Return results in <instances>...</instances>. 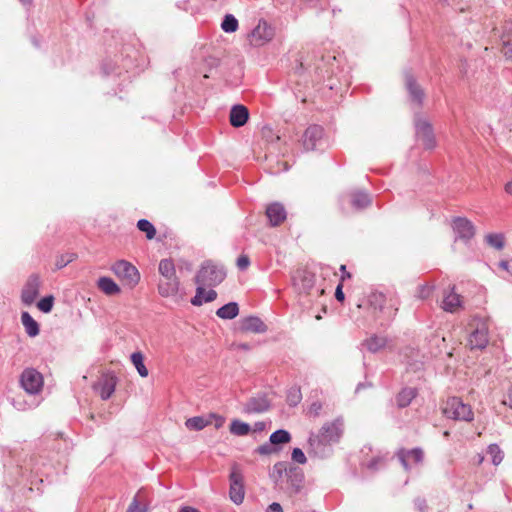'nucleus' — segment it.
Returning <instances> with one entry per match:
<instances>
[{"instance_id":"1","label":"nucleus","mask_w":512,"mask_h":512,"mask_svg":"<svg viewBox=\"0 0 512 512\" xmlns=\"http://www.w3.org/2000/svg\"><path fill=\"white\" fill-rule=\"evenodd\" d=\"M341 434V421L336 420L334 422L326 423L322 426L319 433L310 435L309 445L316 454L325 456L327 447L332 443L338 442Z\"/></svg>"},{"instance_id":"2","label":"nucleus","mask_w":512,"mask_h":512,"mask_svg":"<svg viewBox=\"0 0 512 512\" xmlns=\"http://www.w3.org/2000/svg\"><path fill=\"white\" fill-rule=\"evenodd\" d=\"M226 277V271L212 261H205L195 276L197 285L214 287L220 284Z\"/></svg>"},{"instance_id":"3","label":"nucleus","mask_w":512,"mask_h":512,"mask_svg":"<svg viewBox=\"0 0 512 512\" xmlns=\"http://www.w3.org/2000/svg\"><path fill=\"white\" fill-rule=\"evenodd\" d=\"M443 414L447 418L454 420L468 422L473 420V411L471 407L463 403L458 397H451L446 401L443 407Z\"/></svg>"},{"instance_id":"4","label":"nucleus","mask_w":512,"mask_h":512,"mask_svg":"<svg viewBox=\"0 0 512 512\" xmlns=\"http://www.w3.org/2000/svg\"><path fill=\"white\" fill-rule=\"evenodd\" d=\"M112 271L130 287H134L140 280V275L136 267L125 260L117 261L113 265Z\"/></svg>"},{"instance_id":"5","label":"nucleus","mask_w":512,"mask_h":512,"mask_svg":"<svg viewBox=\"0 0 512 512\" xmlns=\"http://www.w3.org/2000/svg\"><path fill=\"white\" fill-rule=\"evenodd\" d=\"M20 384L27 393L35 395L42 390L43 377L37 370L27 368L21 374Z\"/></svg>"},{"instance_id":"6","label":"nucleus","mask_w":512,"mask_h":512,"mask_svg":"<svg viewBox=\"0 0 512 512\" xmlns=\"http://www.w3.org/2000/svg\"><path fill=\"white\" fill-rule=\"evenodd\" d=\"M230 479V489H229V497L233 503L239 505L244 500V485H243V475L239 471L236 465L233 466L232 471L229 476Z\"/></svg>"},{"instance_id":"7","label":"nucleus","mask_w":512,"mask_h":512,"mask_svg":"<svg viewBox=\"0 0 512 512\" xmlns=\"http://www.w3.org/2000/svg\"><path fill=\"white\" fill-rule=\"evenodd\" d=\"M415 129L417 138L427 149H432L436 145L432 125L421 117L415 118Z\"/></svg>"},{"instance_id":"8","label":"nucleus","mask_w":512,"mask_h":512,"mask_svg":"<svg viewBox=\"0 0 512 512\" xmlns=\"http://www.w3.org/2000/svg\"><path fill=\"white\" fill-rule=\"evenodd\" d=\"M452 228L456 234V240L460 239L468 243L475 235L473 223L464 217H456L452 220Z\"/></svg>"},{"instance_id":"9","label":"nucleus","mask_w":512,"mask_h":512,"mask_svg":"<svg viewBox=\"0 0 512 512\" xmlns=\"http://www.w3.org/2000/svg\"><path fill=\"white\" fill-rule=\"evenodd\" d=\"M293 285L300 294L310 295L315 285V275L307 270H297L293 276Z\"/></svg>"},{"instance_id":"10","label":"nucleus","mask_w":512,"mask_h":512,"mask_svg":"<svg viewBox=\"0 0 512 512\" xmlns=\"http://www.w3.org/2000/svg\"><path fill=\"white\" fill-rule=\"evenodd\" d=\"M274 29L264 20H260L258 25L250 34V42L254 46H262L272 40Z\"/></svg>"},{"instance_id":"11","label":"nucleus","mask_w":512,"mask_h":512,"mask_svg":"<svg viewBox=\"0 0 512 512\" xmlns=\"http://www.w3.org/2000/svg\"><path fill=\"white\" fill-rule=\"evenodd\" d=\"M40 285L41 280L37 274H32L28 278L21 293V300L25 305H31L34 303L39 295Z\"/></svg>"},{"instance_id":"12","label":"nucleus","mask_w":512,"mask_h":512,"mask_svg":"<svg viewBox=\"0 0 512 512\" xmlns=\"http://www.w3.org/2000/svg\"><path fill=\"white\" fill-rule=\"evenodd\" d=\"M117 379L112 374H103L93 385V389L99 393L102 400H107L114 393Z\"/></svg>"},{"instance_id":"13","label":"nucleus","mask_w":512,"mask_h":512,"mask_svg":"<svg viewBox=\"0 0 512 512\" xmlns=\"http://www.w3.org/2000/svg\"><path fill=\"white\" fill-rule=\"evenodd\" d=\"M324 135V130L319 125L309 126L303 135V147L305 150H315L321 144Z\"/></svg>"},{"instance_id":"14","label":"nucleus","mask_w":512,"mask_h":512,"mask_svg":"<svg viewBox=\"0 0 512 512\" xmlns=\"http://www.w3.org/2000/svg\"><path fill=\"white\" fill-rule=\"evenodd\" d=\"M396 455L406 471L411 468L412 464H420L424 459V452L421 448H413L411 450L401 448L397 451Z\"/></svg>"},{"instance_id":"15","label":"nucleus","mask_w":512,"mask_h":512,"mask_svg":"<svg viewBox=\"0 0 512 512\" xmlns=\"http://www.w3.org/2000/svg\"><path fill=\"white\" fill-rule=\"evenodd\" d=\"M488 344V329L484 323L477 326L470 334L468 345L471 349H483Z\"/></svg>"},{"instance_id":"16","label":"nucleus","mask_w":512,"mask_h":512,"mask_svg":"<svg viewBox=\"0 0 512 512\" xmlns=\"http://www.w3.org/2000/svg\"><path fill=\"white\" fill-rule=\"evenodd\" d=\"M498 32L504 55L512 58V20L506 21Z\"/></svg>"},{"instance_id":"17","label":"nucleus","mask_w":512,"mask_h":512,"mask_svg":"<svg viewBox=\"0 0 512 512\" xmlns=\"http://www.w3.org/2000/svg\"><path fill=\"white\" fill-rule=\"evenodd\" d=\"M269 409V402L265 396L250 398L243 406V413L258 414Z\"/></svg>"},{"instance_id":"18","label":"nucleus","mask_w":512,"mask_h":512,"mask_svg":"<svg viewBox=\"0 0 512 512\" xmlns=\"http://www.w3.org/2000/svg\"><path fill=\"white\" fill-rule=\"evenodd\" d=\"M240 329L244 332L265 333L267 326L259 317L249 316L241 320Z\"/></svg>"},{"instance_id":"19","label":"nucleus","mask_w":512,"mask_h":512,"mask_svg":"<svg viewBox=\"0 0 512 512\" xmlns=\"http://www.w3.org/2000/svg\"><path fill=\"white\" fill-rule=\"evenodd\" d=\"M179 284L177 276L162 278L158 284L159 294L163 297L174 296L178 293Z\"/></svg>"},{"instance_id":"20","label":"nucleus","mask_w":512,"mask_h":512,"mask_svg":"<svg viewBox=\"0 0 512 512\" xmlns=\"http://www.w3.org/2000/svg\"><path fill=\"white\" fill-rule=\"evenodd\" d=\"M266 215L272 226H278L286 219V210L282 204L272 203L267 207Z\"/></svg>"},{"instance_id":"21","label":"nucleus","mask_w":512,"mask_h":512,"mask_svg":"<svg viewBox=\"0 0 512 512\" xmlns=\"http://www.w3.org/2000/svg\"><path fill=\"white\" fill-rule=\"evenodd\" d=\"M249 118L248 109L243 105H234L230 111V123L233 127H242Z\"/></svg>"},{"instance_id":"22","label":"nucleus","mask_w":512,"mask_h":512,"mask_svg":"<svg viewBox=\"0 0 512 512\" xmlns=\"http://www.w3.org/2000/svg\"><path fill=\"white\" fill-rule=\"evenodd\" d=\"M462 305L461 296L454 292V288L444 294L442 309L446 312L454 313Z\"/></svg>"},{"instance_id":"23","label":"nucleus","mask_w":512,"mask_h":512,"mask_svg":"<svg viewBox=\"0 0 512 512\" xmlns=\"http://www.w3.org/2000/svg\"><path fill=\"white\" fill-rule=\"evenodd\" d=\"M405 83H406V87H407V90L410 94L412 101H414L417 105L420 106L424 99V91L416 83L415 79L410 74L406 75Z\"/></svg>"},{"instance_id":"24","label":"nucleus","mask_w":512,"mask_h":512,"mask_svg":"<svg viewBox=\"0 0 512 512\" xmlns=\"http://www.w3.org/2000/svg\"><path fill=\"white\" fill-rule=\"evenodd\" d=\"M388 343V340L384 336L372 335L363 341L364 346L369 352L377 353L384 349Z\"/></svg>"},{"instance_id":"25","label":"nucleus","mask_w":512,"mask_h":512,"mask_svg":"<svg viewBox=\"0 0 512 512\" xmlns=\"http://www.w3.org/2000/svg\"><path fill=\"white\" fill-rule=\"evenodd\" d=\"M98 288L106 295L112 296L120 293V287L109 277H100L97 282Z\"/></svg>"},{"instance_id":"26","label":"nucleus","mask_w":512,"mask_h":512,"mask_svg":"<svg viewBox=\"0 0 512 512\" xmlns=\"http://www.w3.org/2000/svg\"><path fill=\"white\" fill-rule=\"evenodd\" d=\"M350 197L352 206L357 210L364 209L371 204V197L366 192L356 191L351 193Z\"/></svg>"},{"instance_id":"27","label":"nucleus","mask_w":512,"mask_h":512,"mask_svg":"<svg viewBox=\"0 0 512 512\" xmlns=\"http://www.w3.org/2000/svg\"><path fill=\"white\" fill-rule=\"evenodd\" d=\"M21 322L28 336L35 337L39 334V325L28 312H22Z\"/></svg>"},{"instance_id":"28","label":"nucleus","mask_w":512,"mask_h":512,"mask_svg":"<svg viewBox=\"0 0 512 512\" xmlns=\"http://www.w3.org/2000/svg\"><path fill=\"white\" fill-rule=\"evenodd\" d=\"M239 314V307L236 302H230L220 307L216 311V315L221 319L231 320Z\"/></svg>"},{"instance_id":"29","label":"nucleus","mask_w":512,"mask_h":512,"mask_svg":"<svg viewBox=\"0 0 512 512\" xmlns=\"http://www.w3.org/2000/svg\"><path fill=\"white\" fill-rule=\"evenodd\" d=\"M417 390L415 388H404L397 395V404L399 407L404 408L408 406L411 401L416 397Z\"/></svg>"},{"instance_id":"30","label":"nucleus","mask_w":512,"mask_h":512,"mask_svg":"<svg viewBox=\"0 0 512 512\" xmlns=\"http://www.w3.org/2000/svg\"><path fill=\"white\" fill-rule=\"evenodd\" d=\"M131 362L135 366L137 372L141 377H147L148 376V369L146 368L144 364V357L141 352H134L131 355Z\"/></svg>"},{"instance_id":"31","label":"nucleus","mask_w":512,"mask_h":512,"mask_svg":"<svg viewBox=\"0 0 512 512\" xmlns=\"http://www.w3.org/2000/svg\"><path fill=\"white\" fill-rule=\"evenodd\" d=\"M147 509V504L142 498V492L138 491L126 512H147Z\"/></svg>"},{"instance_id":"32","label":"nucleus","mask_w":512,"mask_h":512,"mask_svg":"<svg viewBox=\"0 0 512 512\" xmlns=\"http://www.w3.org/2000/svg\"><path fill=\"white\" fill-rule=\"evenodd\" d=\"M159 273L162 278H169L176 276L175 266L172 260L163 259L159 263Z\"/></svg>"},{"instance_id":"33","label":"nucleus","mask_w":512,"mask_h":512,"mask_svg":"<svg viewBox=\"0 0 512 512\" xmlns=\"http://www.w3.org/2000/svg\"><path fill=\"white\" fill-rule=\"evenodd\" d=\"M250 430V425L240 420H233L230 424V432L236 436H245Z\"/></svg>"},{"instance_id":"34","label":"nucleus","mask_w":512,"mask_h":512,"mask_svg":"<svg viewBox=\"0 0 512 512\" xmlns=\"http://www.w3.org/2000/svg\"><path fill=\"white\" fill-rule=\"evenodd\" d=\"M291 435L288 431L279 429L270 435L269 441L273 445L285 444L290 442Z\"/></svg>"},{"instance_id":"35","label":"nucleus","mask_w":512,"mask_h":512,"mask_svg":"<svg viewBox=\"0 0 512 512\" xmlns=\"http://www.w3.org/2000/svg\"><path fill=\"white\" fill-rule=\"evenodd\" d=\"M209 424V421H207L205 418L196 416L192 417L186 420L185 425L189 430H202Z\"/></svg>"},{"instance_id":"36","label":"nucleus","mask_w":512,"mask_h":512,"mask_svg":"<svg viewBox=\"0 0 512 512\" xmlns=\"http://www.w3.org/2000/svg\"><path fill=\"white\" fill-rule=\"evenodd\" d=\"M485 240L487 244L494 247L497 250H501L504 247V236L500 233H491L486 235Z\"/></svg>"},{"instance_id":"37","label":"nucleus","mask_w":512,"mask_h":512,"mask_svg":"<svg viewBox=\"0 0 512 512\" xmlns=\"http://www.w3.org/2000/svg\"><path fill=\"white\" fill-rule=\"evenodd\" d=\"M221 28L227 33L235 32L238 29V21L233 15L227 14L222 21Z\"/></svg>"},{"instance_id":"38","label":"nucleus","mask_w":512,"mask_h":512,"mask_svg":"<svg viewBox=\"0 0 512 512\" xmlns=\"http://www.w3.org/2000/svg\"><path fill=\"white\" fill-rule=\"evenodd\" d=\"M137 227L140 231L146 234L148 239H153L156 235L155 227L146 219H141L137 223Z\"/></svg>"},{"instance_id":"39","label":"nucleus","mask_w":512,"mask_h":512,"mask_svg":"<svg viewBox=\"0 0 512 512\" xmlns=\"http://www.w3.org/2000/svg\"><path fill=\"white\" fill-rule=\"evenodd\" d=\"M368 301L370 306H372L375 310L381 311L385 304L386 298L384 294L375 292L369 295Z\"/></svg>"},{"instance_id":"40","label":"nucleus","mask_w":512,"mask_h":512,"mask_svg":"<svg viewBox=\"0 0 512 512\" xmlns=\"http://www.w3.org/2000/svg\"><path fill=\"white\" fill-rule=\"evenodd\" d=\"M302 394L299 387H291L287 392V403L289 406H296L300 403Z\"/></svg>"},{"instance_id":"41","label":"nucleus","mask_w":512,"mask_h":512,"mask_svg":"<svg viewBox=\"0 0 512 512\" xmlns=\"http://www.w3.org/2000/svg\"><path fill=\"white\" fill-rule=\"evenodd\" d=\"M488 453L492 457L494 465H499L503 460V452L497 444H491L488 446Z\"/></svg>"},{"instance_id":"42","label":"nucleus","mask_w":512,"mask_h":512,"mask_svg":"<svg viewBox=\"0 0 512 512\" xmlns=\"http://www.w3.org/2000/svg\"><path fill=\"white\" fill-rule=\"evenodd\" d=\"M77 255L75 253H66L58 256L55 261V268L62 269L72 261L76 259Z\"/></svg>"},{"instance_id":"43","label":"nucleus","mask_w":512,"mask_h":512,"mask_svg":"<svg viewBox=\"0 0 512 512\" xmlns=\"http://www.w3.org/2000/svg\"><path fill=\"white\" fill-rule=\"evenodd\" d=\"M53 303H54L53 296H46L38 302L37 307L42 312L49 313L53 308Z\"/></svg>"},{"instance_id":"44","label":"nucleus","mask_w":512,"mask_h":512,"mask_svg":"<svg viewBox=\"0 0 512 512\" xmlns=\"http://www.w3.org/2000/svg\"><path fill=\"white\" fill-rule=\"evenodd\" d=\"M205 293V287L202 285H197L196 294L191 299V303L194 306H201L204 303L203 295Z\"/></svg>"},{"instance_id":"45","label":"nucleus","mask_w":512,"mask_h":512,"mask_svg":"<svg viewBox=\"0 0 512 512\" xmlns=\"http://www.w3.org/2000/svg\"><path fill=\"white\" fill-rule=\"evenodd\" d=\"M277 451L278 449L275 448L274 445L271 444V442L264 443L263 445L259 446L256 450V452L259 453L260 455H270L276 453Z\"/></svg>"},{"instance_id":"46","label":"nucleus","mask_w":512,"mask_h":512,"mask_svg":"<svg viewBox=\"0 0 512 512\" xmlns=\"http://www.w3.org/2000/svg\"><path fill=\"white\" fill-rule=\"evenodd\" d=\"M432 291H433V287L432 286H429V285H421L419 286L418 290H417V294L416 296L419 298V299H427L431 296L432 294Z\"/></svg>"},{"instance_id":"47","label":"nucleus","mask_w":512,"mask_h":512,"mask_svg":"<svg viewBox=\"0 0 512 512\" xmlns=\"http://www.w3.org/2000/svg\"><path fill=\"white\" fill-rule=\"evenodd\" d=\"M292 460L299 464H305L307 462V458H306L304 452L300 448L293 449Z\"/></svg>"},{"instance_id":"48","label":"nucleus","mask_w":512,"mask_h":512,"mask_svg":"<svg viewBox=\"0 0 512 512\" xmlns=\"http://www.w3.org/2000/svg\"><path fill=\"white\" fill-rule=\"evenodd\" d=\"M322 410V404L319 401L313 402L309 409L308 413L312 416H318L320 414V411Z\"/></svg>"},{"instance_id":"49","label":"nucleus","mask_w":512,"mask_h":512,"mask_svg":"<svg viewBox=\"0 0 512 512\" xmlns=\"http://www.w3.org/2000/svg\"><path fill=\"white\" fill-rule=\"evenodd\" d=\"M286 471V465L284 462H278L273 467V475L277 474L279 478L282 477L283 472Z\"/></svg>"},{"instance_id":"50","label":"nucleus","mask_w":512,"mask_h":512,"mask_svg":"<svg viewBox=\"0 0 512 512\" xmlns=\"http://www.w3.org/2000/svg\"><path fill=\"white\" fill-rule=\"evenodd\" d=\"M217 297V293L215 290L213 289H210L208 291L205 290V293L203 295V300L204 302H211L213 300H215Z\"/></svg>"},{"instance_id":"51","label":"nucleus","mask_w":512,"mask_h":512,"mask_svg":"<svg viewBox=\"0 0 512 512\" xmlns=\"http://www.w3.org/2000/svg\"><path fill=\"white\" fill-rule=\"evenodd\" d=\"M249 258L247 256H240L237 260V266L239 269H246L249 266Z\"/></svg>"},{"instance_id":"52","label":"nucleus","mask_w":512,"mask_h":512,"mask_svg":"<svg viewBox=\"0 0 512 512\" xmlns=\"http://www.w3.org/2000/svg\"><path fill=\"white\" fill-rule=\"evenodd\" d=\"M415 507L419 510V512H425L427 509L426 501L422 498H417L414 501Z\"/></svg>"},{"instance_id":"53","label":"nucleus","mask_w":512,"mask_h":512,"mask_svg":"<svg viewBox=\"0 0 512 512\" xmlns=\"http://www.w3.org/2000/svg\"><path fill=\"white\" fill-rule=\"evenodd\" d=\"M335 298L340 301V302H343L344 299H345V296H344V293L342 291V284H338L337 288H336V291H335Z\"/></svg>"},{"instance_id":"54","label":"nucleus","mask_w":512,"mask_h":512,"mask_svg":"<svg viewBox=\"0 0 512 512\" xmlns=\"http://www.w3.org/2000/svg\"><path fill=\"white\" fill-rule=\"evenodd\" d=\"M267 512H283V509L279 503L273 502L268 506Z\"/></svg>"},{"instance_id":"55","label":"nucleus","mask_w":512,"mask_h":512,"mask_svg":"<svg viewBox=\"0 0 512 512\" xmlns=\"http://www.w3.org/2000/svg\"><path fill=\"white\" fill-rule=\"evenodd\" d=\"M302 478H303L302 474L296 473L295 474V479H292V484L294 486H296V490L299 489L300 483L302 482Z\"/></svg>"},{"instance_id":"56","label":"nucleus","mask_w":512,"mask_h":512,"mask_svg":"<svg viewBox=\"0 0 512 512\" xmlns=\"http://www.w3.org/2000/svg\"><path fill=\"white\" fill-rule=\"evenodd\" d=\"M265 428H266V423L265 422H256L254 424L253 431L254 432H260V431L265 430Z\"/></svg>"},{"instance_id":"57","label":"nucleus","mask_w":512,"mask_h":512,"mask_svg":"<svg viewBox=\"0 0 512 512\" xmlns=\"http://www.w3.org/2000/svg\"><path fill=\"white\" fill-rule=\"evenodd\" d=\"M340 270L343 273L342 280H344L345 278H350L351 277V274L346 271V266L345 265H341Z\"/></svg>"},{"instance_id":"58","label":"nucleus","mask_w":512,"mask_h":512,"mask_svg":"<svg viewBox=\"0 0 512 512\" xmlns=\"http://www.w3.org/2000/svg\"><path fill=\"white\" fill-rule=\"evenodd\" d=\"M504 189L507 194L512 196V180L506 183Z\"/></svg>"},{"instance_id":"59","label":"nucleus","mask_w":512,"mask_h":512,"mask_svg":"<svg viewBox=\"0 0 512 512\" xmlns=\"http://www.w3.org/2000/svg\"><path fill=\"white\" fill-rule=\"evenodd\" d=\"M237 347L239 349H242V350H249L250 349V345L248 343H240L237 345Z\"/></svg>"},{"instance_id":"60","label":"nucleus","mask_w":512,"mask_h":512,"mask_svg":"<svg viewBox=\"0 0 512 512\" xmlns=\"http://www.w3.org/2000/svg\"><path fill=\"white\" fill-rule=\"evenodd\" d=\"M508 405L510 406V408H512V388L510 389L509 393H508V400L507 402Z\"/></svg>"},{"instance_id":"61","label":"nucleus","mask_w":512,"mask_h":512,"mask_svg":"<svg viewBox=\"0 0 512 512\" xmlns=\"http://www.w3.org/2000/svg\"><path fill=\"white\" fill-rule=\"evenodd\" d=\"M180 512H199L198 510L191 507H184Z\"/></svg>"},{"instance_id":"62","label":"nucleus","mask_w":512,"mask_h":512,"mask_svg":"<svg viewBox=\"0 0 512 512\" xmlns=\"http://www.w3.org/2000/svg\"><path fill=\"white\" fill-rule=\"evenodd\" d=\"M21 3H23L24 5L26 4H30L32 2V0H19Z\"/></svg>"},{"instance_id":"63","label":"nucleus","mask_w":512,"mask_h":512,"mask_svg":"<svg viewBox=\"0 0 512 512\" xmlns=\"http://www.w3.org/2000/svg\"><path fill=\"white\" fill-rule=\"evenodd\" d=\"M484 460V457L482 455H478V464H481Z\"/></svg>"},{"instance_id":"64","label":"nucleus","mask_w":512,"mask_h":512,"mask_svg":"<svg viewBox=\"0 0 512 512\" xmlns=\"http://www.w3.org/2000/svg\"><path fill=\"white\" fill-rule=\"evenodd\" d=\"M507 265H508V263H507V262H502V263H501V266H503V267H504V268H506V269H507Z\"/></svg>"}]
</instances>
